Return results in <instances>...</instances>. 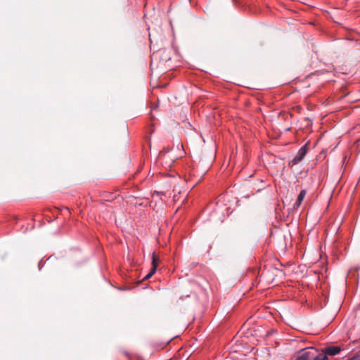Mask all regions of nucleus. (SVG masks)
I'll return each mask as SVG.
<instances>
[{"label":"nucleus","mask_w":360,"mask_h":360,"mask_svg":"<svg viewBox=\"0 0 360 360\" xmlns=\"http://www.w3.org/2000/svg\"><path fill=\"white\" fill-rule=\"evenodd\" d=\"M159 264V259L156 256L155 252L152 254V268L150 269H154L155 271L157 270V267Z\"/></svg>","instance_id":"nucleus-5"},{"label":"nucleus","mask_w":360,"mask_h":360,"mask_svg":"<svg viewBox=\"0 0 360 360\" xmlns=\"http://www.w3.org/2000/svg\"><path fill=\"white\" fill-rule=\"evenodd\" d=\"M307 152V149L306 146H302L300 148V149L298 150L297 155L295 156V158L292 159V162L293 165H297L299 162H300L304 157L306 155Z\"/></svg>","instance_id":"nucleus-1"},{"label":"nucleus","mask_w":360,"mask_h":360,"mask_svg":"<svg viewBox=\"0 0 360 360\" xmlns=\"http://www.w3.org/2000/svg\"><path fill=\"white\" fill-rule=\"evenodd\" d=\"M314 350L313 349H304L295 360H310V357L313 356Z\"/></svg>","instance_id":"nucleus-4"},{"label":"nucleus","mask_w":360,"mask_h":360,"mask_svg":"<svg viewBox=\"0 0 360 360\" xmlns=\"http://www.w3.org/2000/svg\"><path fill=\"white\" fill-rule=\"evenodd\" d=\"M155 273V271H154V269H150V272L143 278V280L146 281L149 279Z\"/></svg>","instance_id":"nucleus-7"},{"label":"nucleus","mask_w":360,"mask_h":360,"mask_svg":"<svg viewBox=\"0 0 360 360\" xmlns=\"http://www.w3.org/2000/svg\"><path fill=\"white\" fill-rule=\"evenodd\" d=\"M307 349H313L314 352L313 353V356L310 357V360H328V356H326V354L321 350V352H318V350L314 347H308Z\"/></svg>","instance_id":"nucleus-3"},{"label":"nucleus","mask_w":360,"mask_h":360,"mask_svg":"<svg viewBox=\"0 0 360 360\" xmlns=\"http://www.w3.org/2000/svg\"><path fill=\"white\" fill-rule=\"evenodd\" d=\"M322 350L326 354V356L328 355L335 356L340 353L341 348L338 346H328L322 349Z\"/></svg>","instance_id":"nucleus-2"},{"label":"nucleus","mask_w":360,"mask_h":360,"mask_svg":"<svg viewBox=\"0 0 360 360\" xmlns=\"http://www.w3.org/2000/svg\"><path fill=\"white\" fill-rule=\"evenodd\" d=\"M305 195H306V191L305 190H302L298 196H297V201L295 202V205L296 206H300L304 199V198L305 197Z\"/></svg>","instance_id":"nucleus-6"},{"label":"nucleus","mask_w":360,"mask_h":360,"mask_svg":"<svg viewBox=\"0 0 360 360\" xmlns=\"http://www.w3.org/2000/svg\"><path fill=\"white\" fill-rule=\"evenodd\" d=\"M349 360H360V356L352 357Z\"/></svg>","instance_id":"nucleus-9"},{"label":"nucleus","mask_w":360,"mask_h":360,"mask_svg":"<svg viewBox=\"0 0 360 360\" xmlns=\"http://www.w3.org/2000/svg\"><path fill=\"white\" fill-rule=\"evenodd\" d=\"M166 156H167V153H163L161 152L160 153V155H159V159L161 160L162 158H166Z\"/></svg>","instance_id":"nucleus-8"}]
</instances>
